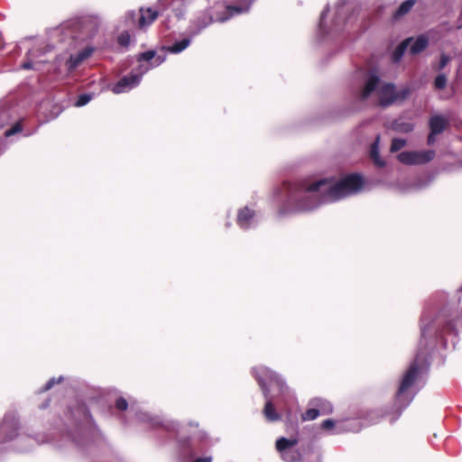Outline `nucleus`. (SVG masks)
Masks as SVG:
<instances>
[{"mask_svg": "<svg viewBox=\"0 0 462 462\" xmlns=\"http://www.w3.org/2000/svg\"><path fill=\"white\" fill-rule=\"evenodd\" d=\"M429 126L432 134H440L448 126V121L442 116H433L430 118Z\"/></svg>", "mask_w": 462, "mask_h": 462, "instance_id": "obj_10", "label": "nucleus"}, {"mask_svg": "<svg viewBox=\"0 0 462 462\" xmlns=\"http://www.w3.org/2000/svg\"><path fill=\"white\" fill-rule=\"evenodd\" d=\"M429 44V40L424 35H420L417 39L412 41L410 48V52L413 55L419 54L423 51Z\"/></svg>", "mask_w": 462, "mask_h": 462, "instance_id": "obj_13", "label": "nucleus"}, {"mask_svg": "<svg viewBox=\"0 0 462 462\" xmlns=\"http://www.w3.org/2000/svg\"><path fill=\"white\" fill-rule=\"evenodd\" d=\"M413 41V38H407L404 41H402L395 49V51L393 53V60L394 62L399 61L402 57L403 56L404 52L406 51L408 46L410 43Z\"/></svg>", "mask_w": 462, "mask_h": 462, "instance_id": "obj_17", "label": "nucleus"}, {"mask_svg": "<svg viewBox=\"0 0 462 462\" xmlns=\"http://www.w3.org/2000/svg\"><path fill=\"white\" fill-rule=\"evenodd\" d=\"M415 5V0H406L401 4L398 9L393 14L394 19H399L406 15Z\"/></svg>", "mask_w": 462, "mask_h": 462, "instance_id": "obj_16", "label": "nucleus"}, {"mask_svg": "<svg viewBox=\"0 0 462 462\" xmlns=\"http://www.w3.org/2000/svg\"><path fill=\"white\" fill-rule=\"evenodd\" d=\"M455 327L454 319L445 310H441L432 320H428L427 318L422 317L420 319V344L427 338H435L451 333L455 330Z\"/></svg>", "mask_w": 462, "mask_h": 462, "instance_id": "obj_3", "label": "nucleus"}, {"mask_svg": "<svg viewBox=\"0 0 462 462\" xmlns=\"http://www.w3.org/2000/svg\"><path fill=\"white\" fill-rule=\"evenodd\" d=\"M129 15H131L134 18V13H132Z\"/></svg>", "mask_w": 462, "mask_h": 462, "instance_id": "obj_38", "label": "nucleus"}, {"mask_svg": "<svg viewBox=\"0 0 462 462\" xmlns=\"http://www.w3.org/2000/svg\"><path fill=\"white\" fill-rule=\"evenodd\" d=\"M438 135L437 134H432V132L430 131L429 135H428V144L429 145H431L435 143V136Z\"/></svg>", "mask_w": 462, "mask_h": 462, "instance_id": "obj_35", "label": "nucleus"}, {"mask_svg": "<svg viewBox=\"0 0 462 462\" xmlns=\"http://www.w3.org/2000/svg\"><path fill=\"white\" fill-rule=\"evenodd\" d=\"M92 99V95L90 94H81L79 96L75 106H83L87 105Z\"/></svg>", "mask_w": 462, "mask_h": 462, "instance_id": "obj_31", "label": "nucleus"}, {"mask_svg": "<svg viewBox=\"0 0 462 462\" xmlns=\"http://www.w3.org/2000/svg\"><path fill=\"white\" fill-rule=\"evenodd\" d=\"M139 12L138 27L140 29L151 25L159 16V13L152 8H140Z\"/></svg>", "mask_w": 462, "mask_h": 462, "instance_id": "obj_8", "label": "nucleus"}, {"mask_svg": "<svg viewBox=\"0 0 462 462\" xmlns=\"http://www.w3.org/2000/svg\"><path fill=\"white\" fill-rule=\"evenodd\" d=\"M298 440L296 439H286L282 437L276 440L275 448L282 454L283 452H288V450L291 449L295 445H297Z\"/></svg>", "mask_w": 462, "mask_h": 462, "instance_id": "obj_14", "label": "nucleus"}, {"mask_svg": "<svg viewBox=\"0 0 462 462\" xmlns=\"http://www.w3.org/2000/svg\"><path fill=\"white\" fill-rule=\"evenodd\" d=\"M379 77L376 75H371L366 80L365 87L361 93V98L366 99L378 87Z\"/></svg>", "mask_w": 462, "mask_h": 462, "instance_id": "obj_12", "label": "nucleus"}, {"mask_svg": "<svg viewBox=\"0 0 462 462\" xmlns=\"http://www.w3.org/2000/svg\"><path fill=\"white\" fill-rule=\"evenodd\" d=\"M416 154V161L418 164H424L430 161H432L435 157V152L429 150V151H423V152H415Z\"/></svg>", "mask_w": 462, "mask_h": 462, "instance_id": "obj_19", "label": "nucleus"}, {"mask_svg": "<svg viewBox=\"0 0 462 462\" xmlns=\"http://www.w3.org/2000/svg\"><path fill=\"white\" fill-rule=\"evenodd\" d=\"M139 81L140 77L138 75L125 76L113 86L112 91L115 94L125 92L137 86Z\"/></svg>", "mask_w": 462, "mask_h": 462, "instance_id": "obj_7", "label": "nucleus"}, {"mask_svg": "<svg viewBox=\"0 0 462 462\" xmlns=\"http://www.w3.org/2000/svg\"><path fill=\"white\" fill-rule=\"evenodd\" d=\"M414 125L408 122H394L393 123V129L397 132L401 133H410L413 130Z\"/></svg>", "mask_w": 462, "mask_h": 462, "instance_id": "obj_23", "label": "nucleus"}, {"mask_svg": "<svg viewBox=\"0 0 462 462\" xmlns=\"http://www.w3.org/2000/svg\"><path fill=\"white\" fill-rule=\"evenodd\" d=\"M334 426H335V421L331 419L325 420L321 423V428L326 430H331Z\"/></svg>", "mask_w": 462, "mask_h": 462, "instance_id": "obj_33", "label": "nucleus"}, {"mask_svg": "<svg viewBox=\"0 0 462 462\" xmlns=\"http://www.w3.org/2000/svg\"><path fill=\"white\" fill-rule=\"evenodd\" d=\"M116 407L119 411H125L128 407V402L125 398L120 397L116 401Z\"/></svg>", "mask_w": 462, "mask_h": 462, "instance_id": "obj_32", "label": "nucleus"}, {"mask_svg": "<svg viewBox=\"0 0 462 462\" xmlns=\"http://www.w3.org/2000/svg\"><path fill=\"white\" fill-rule=\"evenodd\" d=\"M254 217V211L245 207L238 211L236 222L241 228L247 229L251 226Z\"/></svg>", "mask_w": 462, "mask_h": 462, "instance_id": "obj_9", "label": "nucleus"}, {"mask_svg": "<svg viewBox=\"0 0 462 462\" xmlns=\"http://www.w3.org/2000/svg\"><path fill=\"white\" fill-rule=\"evenodd\" d=\"M450 60H451V58L448 55L442 53L440 55V60H439V64L437 66H434L433 69L437 71H440L448 65V63Z\"/></svg>", "mask_w": 462, "mask_h": 462, "instance_id": "obj_29", "label": "nucleus"}, {"mask_svg": "<svg viewBox=\"0 0 462 462\" xmlns=\"http://www.w3.org/2000/svg\"><path fill=\"white\" fill-rule=\"evenodd\" d=\"M189 43L190 40L185 38L169 46L167 50L171 53H180L184 51L189 45Z\"/></svg>", "mask_w": 462, "mask_h": 462, "instance_id": "obj_20", "label": "nucleus"}, {"mask_svg": "<svg viewBox=\"0 0 462 462\" xmlns=\"http://www.w3.org/2000/svg\"><path fill=\"white\" fill-rule=\"evenodd\" d=\"M130 39H131V37H130L129 32L127 31H124L117 37V42L119 45H121L123 47H127L130 43Z\"/></svg>", "mask_w": 462, "mask_h": 462, "instance_id": "obj_30", "label": "nucleus"}, {"mask_svg": "<svg viewBox=\"0 0 462 462\" xmlns=\"http://www.w3.org/2000/svg\"><path fill=\"white\" fill-rule=\"evenodd\" d=\"M193 462H212L211 457H198Z\"/></svg>", "mask_w": 462, "mask_h": 462, "instance_id": "obj_36", "label": "nucleus"}, {"mask_svg": "<svg viewBox=\"0 0 462 462\" xmlns=\"http://www.w3.org/2000/svg\"><path fill=\"white\" fill-rule=\"evenodd\" d=\"M409 94V88H404L400 92H397L393 84H384L378 90V106L382 107H387L399 99H405Z\"/></svg>", "mask_w": 462, "mask_h": 462, "instance_id": "obj_5", "label": "nucleus"}, {"mask_svg": "<svg viewBox=\"0 0 462 462\" xmlns=\"http://www.w3.org/2000/svg\"><path fill=\"white\" fill-rule=\"evenodd\" d=\"M21 68L23 69H32V63L30 62V61H27V62H23L22 65H21Z\"/></svg>", "mask_w": 462, "mask_h": 462, "instance_id": "obj_37", "label": "nucleus"}, {"mask_svg": "<svg viewBox=\"0 0 462 462\" xmlns=\"http://www.w3.org/2000/svg\"><path fill=\"white\" fill-rule=\"evenodd\" d=\"M254 376L259 384L265 399L269 398L270 390L267 384L274 385L280 395H283L288 392V386L283 379L275 372L268 368H260L254 371Z\"/></svg>", "mask_w": 462, "mask_h": 462, "instance_id": "obj_4", "label": "nucleus"}, {"mask_svg": "<svg viewBox=\"0 0 462 462\" xmlns=\"http://www.w3.org/2000/svg\"><path fill=\"white\" fill-rule=\"evenodd\" d=\"M419 358L420 356H417L415 360L411 364L401 381L392 405L384 411L385 416H392L391 422H394L400 417L402 412L410 405L414 398L411 388L420 370Z\"/></svg>", "mask_w": 462, "mask_h": 462, "instance_id": "obj_2", "label": "nucleus"}, {"mask_svg": "<svg viewBox=\"0 0 462 462\" xmlns=\"http://www.w3.org/2000/svg\"><path fill=\"white\" fill-rule=\"evenodd\" d=\"M282 458L286 462H300V453L296 449H290L288 452H283L281 455Z\"/></svg>", "mask_w": 462, "mask_h": 462, "instance_id": "obj_22", "label": "nucleus"}, {"mask_svg": "<svg viewBox=\"0 0 462 462\" xmlns=\"http://www.w3.org/2000/svg\"><path fill=\"white\" fill-rule=\"evenodd\" d=\"M415 152H402L398 155V160L407 165L418 164Z\"/></svg>", "mask_w": 462, "mask_h": 462, "instance_id": "obj_21", "label": "nucleus"}, {"mask_svg": "<svg viewBox=\"0 0 462 462\" xmlns=\"http://www.w3.org/2000/svg\"><path fill=\"white\" fill-rule=\"evenodd\" d=\"M241 5H229L226 6L227 11L230 13L241 14L247 12L251 6L252 0H236Z\"/></svg>", "mask_w": 462, "mask_h": 462, "instance_id": "obj_18", "label": "nucleus"}, {"mask_svg": "<svg viewBox=\"0 0 462 462\" xmlns=\"http://www.w3.org/2000/svg\"><path fill=\"white\" fill-rule=\"evenodd\" d=\"M22 130H23L22 122L21 121L16 122L11 128L7 129L5 132V137H10L12 135H14V134L22 132Z\"/></svg>", "mask_w": 462, "mask_h": 462, "instance_id": "obj_28", "label": "nucleus"}, {"mask_svg": "<svg viewBox=\"0 0 462 462\" xmlns=\"http://www.w3.org/2000/svg\"><path fill=\"white\" fill-rule=\"evenodd\" d=\"M448 79L445 74H439L433 82L434 88L438 90H442L447 87Z\"/></svg>", "mask_w": 462, "mask_h": 462, "instance_id": "obj_24", "label": "nucleus"}, {"mask_svg": "<svg viewBox=\"0 0 462 462\" xmlns=\"http://www.w3.org/2000/svg\"><path fill=\"white\" fill-rule=\"evenodd\" d=\"M319 411L315 408L308 409L305 412L301 414V420H313L319 415Z\"/></svg>", "mask_w": 462, "mask_h": 462, "instance_id": "obj_25", "label": "nucleus"}, {"mask_svg": "<svg viewBox=\"0 0 462 462\" xmlns=\"http://www.w3.org/2000/svg\"><path fill=\"white\" fill-rule=\"evenodd\" d=\"M370 154H371V158L373 159V161L374 162V163L376 165H378L380 167L384 166V162H383L380 159L379 151H378L376 143H374L372 145Z\"/></svg>", "mask_w": 462, "mask_h": 462, "instance_id": "obj_26", "label": "nucleus"}, {"mask_svg": "<svg viewBox=\"0 0 462 462\" xmlns=\"http://www.w3.org/2000/svg\"><path fill=\"white\" fill-rule=\"evenodd\" d=\"M266 400L267 401L263 410L264 418L270 422L280 420L281 415L276 411L272 400L270 398Z\"/></svg>", "mask_w": 462, "mask_h": 462, "instance_id": "obj_11", "label": "nucleus"}, {"mask_svg": "<svg viewBox=\"0 0 462 462\" xmlns=\"http://www.w3.org/2000/svg\"><path fill=\"white\" fill-rule=\"evenodd\" d=\"M152 59H154V62L158 66L164 61L165 57L160 55L156 56L155 51H147L144 52H141L137 56V61H149Z\"/></svg>", "mask_w": 462, "mask_h": 462, "instance_id": "obj_15", "label": "nucleus"}, {"mask_svg": "<svg viewBox=\"0 0 462 462\" xmlns=\"http://www.w3.org/2000/svg\"><path fill=\"white\" fill-rule=\"evenodd\" d=\"M62 378L60 377L57 383H60L61 382ZM56 383V380L54 378H51V380H49L47 382V383L45 384L44 386V390L47 391V390H50L54 384Z\"/></svg>", "mask_w": 462, "mask_h": 462, "instance_id": "obj_34", "label": "nucleus"}, {"mask_svg": "<svg viewBox=\"0 0 462 462\" xmlns=\"http://www.w3.org/2000/svg\"><path fill=\"white\" fill-rule=\"evenodd\" d=\"M405 145H406L405 139L393 138L392 140L390 150L392 152H396L400 151L401 149H402Z\"/></svg>", "mask_w": 462, "mask_h": 462, "instance_id": "obj_27", "label": "nucleus"}, {"mask_svg": "<svg viewBox=\"0 0 462 462\" xmlns=\"http://www.w3.org/2000/svg\"><path fill=\"white\" fill-rule=\"evenodd\" d=\"M93 53V49L87 47L76 54H71L65 65L67 69L71 72L75 70L85 60L90 57Z\"/></svg>", "mask_w": 462, "mask_h": 462, "instance_id": "obj_6", "label": "nucleus"}, {"mask_svg": "<svg viewBox=\"0 0 462 462\" xmlns=\"http://www.w3.org/2000/svg\"><path fill=\"white\" fill-rule=\"evenodd\" d=\"M284 188L288 191V203L294 209H311L316 205V198L313 193L321 190L326 196L334 199H340L348 194L359 191L364 186V179L360 174L351 173L334 184L328 180H320L311 184L306 180H299L293 183L284 182Z\"/></svg>", "mask_w": 462, "mask_h": 462, "instance_id": "obj_1", "label": "nucleus"}]
</instances>
